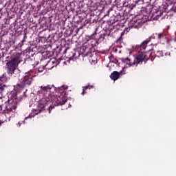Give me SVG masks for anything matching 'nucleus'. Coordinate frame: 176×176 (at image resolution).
<instances>
[{"mask_svg": "<svg viewBox=\"0 0 176 176\" xmlns=\"http://www.w3.org/2000/svg\"><path fill=\"white\" fill-rule=\"evenodd\" d=\"M51 109H53V108L52 107V106H50L49 108H48V110L50 111Z\"/></svg>", "mask_w": 176, "mask_h": 176, "instance_id": "obj_18", "label": "nucleus"}, {"mask_svg": "<svg viewBox=\"0 0 176 176\" xmlns=\"http://www.w3.org/2000/svg\"><path fill=\"white\" fill-rule=\"evenodd\" d=\"M87 89L90 90V89H94V87L93 85H87L85 87H83L82 94H86V91L87 90Z\"/></svg>", "mask_w": 176, "mask_h": 176, "instance_id": "obj_10", "label": "nucleus"}, {"mask_svg": "<svg viewBox=\"0 0 176 176\" xmlns=\"http://www.w3.org/2000/svg\"><path fill=\"white\" fill-rule=\"evenodd\" d=\"M156 35L157 36V39H159V41H162V39H164L166 38V34H164V32L157 33L156 34Z\"/></svg>", "mask_w": 176, "mask_h": 176, "instance_id": "obj_11", "label": "nucleus"}, {"mask_svg": "<svg viewBox=\"0 0 176 176\" xmlns=\"http://www.w3.org/2000/svg\"><path fill=\"white\" fill-rule=\"evenodd\" d=\"M3 105V104H0V113H1V112H2V106Z\"/></svg>", "mask_w": 176, "mask_h": 176, "instance_id": "obj_16", "label": "nucleus"}, {"mask_svg": "<svg viewBox=\"0 0 176 176\" xmlns=\"http://www.w3.org/2000/svg\"><path fill=\"white\" fill-rule=\"evenodd\" d=\"M93 38H94V35H91V36H85V42H89L90 41H91V39H93Z\"/></svg>", "mask_w": 176, "mask_h": 176, "instance_id": "obj_12", "label": "nucleus"}, {"mask_svg": "<svg viewBox=\"0 0 176 176\" xmlns=\"http://www.w3.org/2000/svg\"><path fill=\"white\" fill-rule=\"evenodd\" d=\"M110 78L112 80H118L119 78H120V73L114 71L110 75Z\"/></svg>", "mask_w": 176, "mask_h": 176, "instance_id": "obj_7", "label": "nucleus"}, {"mask_svg": "<svg viewBox=\"0 0 176 176\" xmlns=\"http://www.w3.org/2000/svg\"><path fill=\"white\" fill-rule=\"evenodd\" d=\"M23 94H24L25 97H27V95H25V91L23 92Z\"/></svg>", "mask_w": 176, "mask_h": 176, "instance_id": "obj_19", "label": "nucleus"}, {"mask_svg": "<svg viewBox=\"0 0 176 176\" xmlns=\"http://www.w3.org/2000/svg\"><path fill=\"white\" fill-rule=\"evenodd\" d=\"M38 94L40 97L38 100V109L34 111L35 115H38L45 111V107L47 102H54V105H64L67 101V90L57 89L54 85H47L40 87ZM59 93V94H58Z\"/></svg>", "mask_w": 176, "mask_h": 176, "instance_id": "obj_1", "label": "nucleus"}, {"mask_svg": "<svg viewBox=\"0 0 176 176\" xmlns=\"http://www.w3.org/2000/svg\"><path fill=\"white\" fill-rule=\"evenodd\" d=\"M16 124H17L18 127H20V126H21V122H18Z\"/></svg>", "mask_w": 176, "mask_h": 176, "instance_id": "obj_17", "label": "nucleus"}, {"mask_svg": "<svg viewBox=\"0 0 176 176\" xmlns=\"http://www.w3.org/2000/svg\"><path fill=\"white\" fill-rule=\"evenodd\" d=\"M36 75L34 70L30 69L28 72L25 73L24 76L20 80V81L14 86V90L16 93L11 94L8 97V100L2 99L3 104H6V111L8 113L10 112H16V109H17V104H19V93H21L25 87H28V86H31L32 85V80H34V78H35Z\"/></svg>", "mask_w": 176, "mask_h": 176, "instance_id": "obj_2", "label": "nucleus"}, {"mask_svg": "<svg viewBox=\"0 0 176 176\" xmlns=\"http://www.w3.org/2000/svg\"><path fill=\"white\" fill-rule=\"evenodd\" d=\"M21 53L14 52L10 60L7 62V74L11 78H18L17 66L21 63Z\"/></svg>", "mask_w": 176, "mask_h": 176, "instance_id": "obj_4", "label": "nucleus"}, {"mask_svg": "<svg viewBox=\"0 0 176 176\" xmlns=\"http://www.w3.org/2000/svg\"><path fill=\"white\" fill-rule=\"evenodd\" d=\"M5 89H6V85H1L0 86V94H3V93L5 91Z\"/></svg>", "mask_w": 176, "mask_h": 176, "instance_id": "obj_14", "label": "nucleus"}, {"mask_svg": "<svg viewBox=\"0 0 176 176\" xmlns=\"http://www.w3.org/2000/svg\"><path fill=\"white\" fill-rule=\"evenodd\" d=\"M153 36L149 37L144 41L141 45H137V49H140L141 51H139L134 56L133 60L129 58L122 59V62L124 64H126V67H134V65L138 66V64H142V63H146L151 57H152V54L153 53V49L150 50L148 52L142 51L146 49V45L151 39H153Z\"/></svg>", "mask_w": 176, "mask_h": 176, "instance_id": "obj_3", "label": "nucleus"}, {"mask_svg": "<svg viewBox=\"0 0 176 176\" xmlns=\"http://www.w3.org/2000/svg\"><path fill=\"white\" fill-rule=\"evenodd\" d=\"M38 109H41V107H39V103L38 104L37 109H34L32 111V113L30 115H29L28 117H26V119H28V118H34L35 115H38V114H35V111H38Z\"/></svg>", "mask_w": 176, "mask_h": 176, "instance_id": "obj_9", "label": "nucleus"}, {"mask_svg": "<svg viewBox=\"0 0 176 176\" xmlns=\"http://www.w3.org/2000/svg\"><path fill=\"white\" fill-rule=\"evenodd\" d=\"M23 43H24V40L22 41L21 43H19L18 44L17 47H19V48L23 46Z\"/></svg>", "mask_w": 176, "mask_h": 176, "instance_id": "obj_15", "label": "nucleus"}, {"mask_svg": "<svg viewBox=\"0 0 176 176\" xmlns=\"http://www.w3.org/2000/svg\"><path fill=\"white\" fill-rule=\"evenodd\" d=\"M46 65H47L38 67V72L40 73L43 72V71L45 70V68H46Z\"/></svg>", "mask_w": 176, "mask_h": 176, "instance_id": "obj_13", "label": "nucleus"}, {"mask_svg": "<svg viewBox=\"0 0 176 176\" xmlns=\"http://www.w3.org/2000/svg\"><path fill=\"white\" fill-rule=\"evenodd\" d=\"M33 65V68H35V65Z\"/></svg>", "mask_w": 176, "mask_h": 176, "instance_id": "obj_20", "label": "nucleus"}, {"mask_svg": "<svg viewBox=\"0 0 176 176\" xmlns=\"http://www.w3.org/2000/svg\"><path fill=\"white\" fill-rule=\"evenodd\" d=\"M133 27L134 28H140V27H141V25H142V21L141 20H138V21H133Z\"/></svg>", "mask_w": 176, "mask_h": 176, "instance_id": "obj_8", "label": "nucleus"}, {"mask_svg": "<svg viewBox=\"0 0 176 176\" xmlns=\"http://www.w3.org/2000/svg\"><path fill=\"white\" fill-rule=\"evenodd\" d=\"M1 80L3 81V78H1Z\"/></svg>", "mask_w": 176, "mask_h": 176, "instance_id": "obj_21", "label": "nucleus"}, {"mask_svg": "<svg viewBox=\"0 0 176 176\" xmlns=\"http://www.w3.org/2000/svg\"><path fill=\"white\" fill-rule=\"evenodd\" d=\"M105 36H107V32H100L99 34V37L95 38L96 43H101L105 39Z\"/></svg>", "mask_w": 176, "mask_h": 176, "instance_id": "obj_6", "label": "nucleus"}, {"mask_svg": "<svg viewBox=\"0 0 176 176\" xmlns=\"http://www.w3.org/2000/svg\"><path fill=\"white\" fill-rule=\"evenodd\" d=\"M174 56V54L169 52H162V51H157L155 53V57H158L160 58V57H173Z\"/></svg>", "mask_w": 176, "mask_h": 176, "instance_id": "obj_5", "label": "nucleus"}]
</instances>
